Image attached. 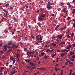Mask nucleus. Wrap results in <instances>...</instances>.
I'll return each instance as SVG.
<instances>
[{
    "label": "nucleus",
    "instance_id": "obj_25",
    "mask_svg": "<svg viewBox=\"0 0 75 75\" xmlns=\"http://www.w3.org/2000/svg\"><path fill=\"white\" fill-rule=\"evenodd\" d=\"M39 73H40V72L39 71H38L37 73H34V75H37V74H38Z\"/></svg>",
    "mask_w": 75,
    "mask_h": 75
},
{
    "label": "nucleus",
    "instance_id": "obj_21",
    "mask_svg": "<svg viewBox=\"0 0 75 75\" xmlns=\"http://www.w3.org/2000/svg\"><path fill=\"white\" fill-rule=\"evenodd\" d=\"M60 55L62 57H63V56H64V53H63L62 54H61Z\"/></svg>",
    "mask_w": 75,
    "mask_h": 75
},
{
    "label": "nucleus",
    "instance_id": "obj_51",
    "mask_svg": "<svg viewBox=\"0 0 75 75\" xmlns=\"http://www.w3.org/2000/svg\"><path fill=\"white\" fill-rule=\"evenodd\" d=\"M38 64H40V63H41L40 62V61H38Z\"/></svg>",
    "mask_w": 75,
    "mask_h": 75
},
{
    "label": "nucleus",
    "instance_id": "obj_57",
    "mask_svg": "<svg viewBox=\"0 0 75 75\" xmlns=\"http://www.w3.org/2000/svg\"><path fill=\"white\" fill-rule=\"evenodd\" d=\"M62 44H65V42H62Z\"/></svg>",
    "mask_w": 75,
    "mask_h": 75
},
{
    "label": "nucleus",
    "instance_id": "obj_12",
    "mask_svg": "<svg viewBox=\"0 0 75 75\" xmlns=\"http://www.w3.org/2000/svg\"><path fill=\"white\" fill-rule=\"evenodd\" d=\"M60 4L61 6H64V5L65 4V3L64 2H61L60 3Z\"/></svg>",
    "mask_w": 75,
    "mask_h": 75
},
{
    "label": "nucleus",
    "instance_id": "obj_19",
    "mask_svg": "<svg viewBox=\"0 0 75 75\" xmlns=\"http://www.w3.org/2000/svg\"><path fill=\"white\" fill-rule=\"evenodd\" d=\"M71 21H72V20H71L68 22V23L69 24V25H70V23L71 22Z\"/></svg>",
    "mask_w": 75,
    "mask_h": 75
},
{
    "label": "nucleus",
    "instance_id": "obj_5",
    "mask_svg": "<svg viewBox=\"0 0 75 75\" xmlns=\"http://www.w3.org/2000/svg\"><path fill=\"white\" fill-rule=\"evenodd\" d=\"M63 36V35H59L57 36V37H58V38H59V39H61V38H62V37Z\"/></svg>",
    "mask_w": 75,
    "mask_h": 75
},
{
    "label": "nucleus",
    "instance_id": "obj_23",
    "mask_svg": "<svg viewBox=\"0 0 75 75\" xmlns=\"http://www.w3.org/2000/svg\"><path fill=\"white\" fill-rule=\"evenodd\" d=\"M38 25L39 27H41V24H40V23H38Z\"/></svg>",
    "mask_w": 75,
    "mask_h": 75
},
{
    "label": "nucleus",
    "instance_id": "obj_22",
    "mask_svg": "<svg viewBox=\"0 0 75 75\" xmlns=\"http://www.w3.org/2000/svg\"><path fill=\"white\" fill-rule=\"evenodd\" d=\"M4 67H0V69H1V70H3L4 69Z\"/></svg>",
    "mask_w": 75,
    "mask_h": 75
},
{
    "label": "nucleus",
    "instance_id": "obj_28",
    "mask_svg": "<svg viewBox=\"0 0 75 75\" xmlns=\"http://www.w3.org/2000/svg\"><path fill=\"white\" fill-rule=\"evenodd\" d=\"M70 64H71V67L74 65V63L72 62H70Z\"/></svg>",
    "mask_w": 75,
    "mask_h": 75
},
{
    "label": "nucleus",
    "instance_id": "obj_30",
    "mask_svg": "<svg viewBox=\"0 0 75 75\" xmlns=\"http://www.w3.org/2000/svg\"><path fill=\"white\" fill-rule=\"evenodd\" d=\"M15 71H16V70H14V71L12 73V75H14V74L15 73Z\"/></svg>",
    "mask_w": 75,
    "mask_h": 75
},
{
    "label": "nucleus",
    "instance_id": "obj_47",
    "mask_svg": "<svg viewBox=\"0 0 75 75\" xmlns=\"http://www.w3.org/2000/svg\"><path fill=\"white\" fill-rule=\"evenodd\" d=\"M4 74H7V72L6 71L4 73Z\"/></svg>",
    "mask_w": 75,
    "mask_h": 75
},
{
    "label": "nucleus",
    "instance_id": "obj_10",
    "mask_svg": "<svg viewBox=\"0 0 75 75\" xmlns=\"http://www.w3.org/2000/svg\"><path fill=\"white\" fill-rule=\"evenodd\" d=\"M8 45H11L12 44V41H9V42L8 43Z\"/></svg>",
    "mask_w": 75,
    "mask_h": 75
},
{
    "label": "nucleus",
    "instance_id": "obj_8",
    "mask_svg": "<svg viewBox=\"0 0 75 75\" xmlns=\"http://www.w3.org/2000/svg\"><path fill=\"white\" fill-rule=\"evenodd\" d=\"M67 5H68V6H69V7L71 8L72 7V6H71V4H70V3L69 2L67 3Z\"/></svg>",
    "mask_w": 75,
    "mask_h": 75
},
{
    "label": "nucleus",
    "instance_id": "obj_43",
    "mask_svg": "<svg viewBox=\"0 0 75 75\" xmlns=\"http://www.w3.org/2000/svg\"><path fill=\"white\" fill-rule=\"evenodd\" d=\"M35 64H34V63H32V64L31 65V66H35Z\"/></svg>",
    "mask_w": 75,
    "mask_h": 75
},
{
    "label": "nucleus",
    "instance_id": "obj_50",
    "mask_svg": "<svg viewBox=\"0 0 75 75\" xmlns=\"http://www.w3.org/2000/svg\"><path fill=\"white\" fill-rule=\"evenodd\" d=\"M64 55H66V54H67V53L66 52L64 53Z\"/></svg>",
    "mask_w": 75,
    "mask_h": 75
},
{
    "label": "nucleus",
    "instance_id": "obj_54",
    "mask_svg": "<svg viewBox=\"0 0 75 75\" xmlns=\"http://www.w3.org/2000/svg\"><path fill=\"white\" fill-rule=\"evenodd\" d=\"M69 47L70 48H71V47H72V45H69Z\"/></svg>",
    "mask_w": 75,
    "mask_h": 75
},
{
    "label": "nucleus",
    "instance_id": "obj_41",
    "mask_svg": "<svg viewBox=\"0 0 75 75\" xmlns=\"http://www.w3.org/2000/svg\"><path fill=\"white\" fill-rule=\"evenodd\" d=\"M36 68V67H33L32 68V69H35Z\"/></svg>",
    "mask_w": 75,
    "mask_h": 75
},
{
    "label": "nucleus",
    "instance_id": "obj_38",
    "mask_svg": "<svg viewBox=\"0 0 75 75\" xmlns=\"http://www.w3.org/2000/svg\"><path fill=\"white\" fill-rule=\"evenodd\" d=\"M14 63H15V60H14L13 61V64H14Z\"/></svg>",
    "mask_w": 75,
    "mask_h": 75
},
{
    "label": "nucleus",
    "instance_id": "obj_45",
    "mask_svg": "<svg viewBox=\"0 0 75 75\" xmlns=\"http://www.w3.org/2000/svg\"><path fill=\"white\" fill-rule=\"evenodd\" d=\"M68 62H66L65 63V65H68Z\"/></svg>",
    "mask_w": 75,
    "mask_h": 75
},
{
    "label": "nucleus",
    "instance_id": "obj_48",
    "mask_svg": "<svg viewBox=\"0 0 75 75\" xmlns=\"http://www.w3.org/2000/svg\"><path fill=\"white\" fill-rule=\"evenodd\" d=\"M55 69L56 71H58V70L57 69V67H55Z\"/></svg>",
    "mask_w": 75,
    "mask_h": 75
},
{
    "label": "nucleus",
    "instance_id": "obj_14",
    "mask_svg": "<svg viewBox=\"0 0 75 75\" xmlns=\"http://www.w3.org/2000/svg\"><path fill=\"white\" fill-rule=\"evenodd\" d=\"M2 10L4 11V12H6V13H8V11H7V10H6V9H3Z\"/></svg>",
    "mask_w": 75,
    "mask_h": 75
},
{
    "label": "nucleus",
    "instance_id": "obj_39",
    "mask_svg": "<svg viewBox=\"0 0 75 75\" xmlns=\"http://www.w3.org/2000/svg\"><path fill=\"white\" fill-rule=\"evenodd\" d=\"M72 58H75V55H73L72 56Z\"/></svg>",
    "mask_w": 75,
    "mask_h": 75
},
{
    "label": "nucleus",
    "instance_id": "obj_33",
    "mask_svg": "<svg viewBox=\"0 0 75 75\" xmlns=\"http://www.w3.org/2000/svg\"><path fill=\"white\" fill-rule=\"evenodd\" d=\"M4 49L5 50V51H6V50H7V47H5L4 48Z\"/></svg>",
    "mask_w": 75,
    "mask_h": 75
},
{
    "label": "nucleus",
    "instance_id": "obj_1",
    "mask_svg": "<svg viewBox=\"0 0 75 75\" xmlns=\"http://www.w3.org/2000/svg\"><path fill=\"white\" fill-rule=\"evenodd\" d=\"M36 39L37 40V41H39V40L42 41V38L41 37V35H37L36 37Z\"/></svg>",
    "mask_w": 75,
    "mask_h": 75
},
{
    "label": "nucleus",
    "instance_id": "obj_2",
    "mask_svg": "<svg viewBox=\"0 0 75 75\" xmlns=\"http://www.w3.org/2000/svg\"><path fill=\"white\" fill-rule=\"evenodd\" d=\"M67 10V8L64 7L63 8L62 10L64 13H66V14H67V13H68V10L66 11V10Z\"/></svg>",
    "mask_w": 75,
    "mask_h": 75
},
{
    "label": "nucleus",
    "instance_id": "obj_44",
    "mask_svg": "<svg viewBox=\"0 0 75 75\" xmlns=\"http://www.w3.org/2000/svg\"><path fill=\"white\" fill-rule=\"evenodd\" d=\"M28 62H29V63H30V62H31V60H28Z\"/></svg>",
    "mask_w": 75,
    "mask_h": 75
},
{
    "label": "nucleus",
    "instance_id": "obj_60",
    "mask_svg": "<svg viewBox=\"0 0 75 75\" xmlns=\"http://www.w3.org/2000/svg\"><path fill=\"white\" fill-rule=\"evenodd\" d=\"M10 59H11V60L12 59H13V57H10Z\"/></svg>",
    "mask_w": 75,
    "mask_h": 75
},
{
    "label": "nucleus",
    "instance_id": "obj_64",
    "mask_svg": "<svg viewBox=\"0 0 75 75\" xmlns=\"http://www.w3.org/2000/svg\"><path fill=\"white\" fill-rule=\"evenodd\" d=\"M73 47H75V44H74V45H73Z\"/></svg>",
    "mask_w": 75,
    "mask_h": 75
},
{
    "label": "nucleus",
    "instance_id": "obj_3",
    "mask_svg": "<svg viewBox=\"0 0 75 75\" xmlns=\"http://www.w3.org/2000/svg\"><path fill=\"white\" fill-rule=\"evenodd\" d=\"M12 45H13V46L12 47V48H15L16 49V48H18V46H16V44H12Z\"/></svg>",
    "mask_w": 75,
    "mask_h": 75
},
{
    "label": "nucleus",
    "instance_id": "obj_11",
    "mask_svg": "<svg viewBox=\"0 0 75 75\" xmlns=\"http://www.w3.org/2000/svg\"><path fill=\"white\" fill-rule=\"evenodd\" d=\"M67 28V27L65 26L64 28H60L61 30H65Z\"/></svg>",
    "mask_w": 75,
    "mask_h": 75
},
{
    "label": "nucleus",
    "instance_id": "obj_42",
    "mask_svg": "<svg viewBox=\"0 0 75 75\" xmlns=\"http://www.w3.org/2000/svg\"><path fill=\"white\" fill-rule=\"evenodd\" d=\"M10 51H12V49L9 50H8V52H10Z\"/></svg>",
    "mask_w": 75,
    "mask_h": 75
},
{
    "label": "nucleus",
    "instance_id": "obj_61",
    "mask_svg": "<svg viewBox=\"0 0 75 75\" xmlns=\"http://www.w3.org/2000/svg\"><path fill=\"white\" fill-rule=\"evenodd\" d=\"M52 16H54V14L52 13Z\"/></svg>",
    "mask_w": 75,
    "mask_h": 75
},
{
    "label": "nucleus",
    "instance_id": "obj_6",
    "mask_svg": "<svg viewBox=\"0 0 75 75\" xmlns=\"http://www.w3.org/2000/svg\"><path fill=\"white\" fill-rule=\"evenodd\" d=\"M58 27H59V25H57L55 28V30H58Z\"/></svg>",
    "mask_w": 75,
    "mask_h": 75
},
{
    "label": "nucleus",
    "instance_id": "obj_24",
    "mask_svg": "<svg viewBox=\"0 0 75 75\" xmlns=\"http://www.w3.org/2000/svg\"><path fill=\"white\" fill-rule=\"evenodd\" d=\"M26 54L27 55H28V56H30V54H29V51L27 52Z\"/></svg>",
    "mask_w": 75,
    "mask_h": 75
},
{
    "label": "nucleus",
    "instance_id": "obj_18",
    "mask_svg": "<svg viewBox=\"0 0 75 75\" xmlns=\"http://www.w3.org/2000/svg\"><path fill=\"white\" fill-rule=\"evenodd\" d=\"M45 54V53H44V52H43L41 54V56H43V55H44Z\"/></svg>",
    "mask_w": 75,
    "mask_h": 75
},
{
    "label": "nucleus",
    "instance_id": "obj_40",
    "mask_svg": "<svg viewBox=\"0 0 75 75\" xmlns=\"http://www.w3.org/2000/svg\"><path fill=\"white\" fill-rule=\"evenodd\" d=\"M10 9H11V10H13V7H11V6H10Z\"/></svg>",
    "mask_w": 75,
    "mask_h": 75
},
{
    "label": "nucleus",
    "instance_id": "obj_20",
    "mask_svg": "<svg viewBox=\"0 0 75 75\" xmlns=\"http://www.w3.org/2000/svg\"><path fill=\"white\" fill-rule=\"evenodd\" d=\"M73 12H72V13L73 14H74V13H75V9H74L73 10Z\"/></svg>",
    "mask_w": 75,
    "mask_h": 75
},
{
    "label": "nucleus",
    "instance_id": "obj_58",
    "mask_svg": "<svg viewBox=\"0 0 75 75\" xmlns=\"http://www.w3.org/2000/svg\"><path fill=\"white\" fill-rule=\"evenodd\" d=\"M36 59L37 60H39V57H37Z\"/></svg>",
    "mask_w": 75,
    "mask_h": 75
},
{
    "label": "nucleus",
    "instance_id": "obj_63",
    "mask_svg": "<svg viewBox=\"0 0 75 75\" xmlns=\"http://www.w3.org/2000/svg\"><path fill=\"white\" fill-rule=\"evenodd\" d=\"M71 61H74V59H71Z\"/></svg>",
    "mask_w": 75,
    "mask_h": 75
},
{
    "label": "nucleus",
    "instance_id": "obj_16",
    "mask_svg": "<svg viewBox=\"0 0 75 75\" xmlns=\"http://www.w3.org/2000/svg\"><path fill=\"white\" fill-rule=\"evenodd\" d=\"M65 51H66V49H64L63 50H62L61 51V52H65Z\"/></svg>",
    "mask_w": 75,
    "mask_h": 75
},
{
    "label": "nucleus",
    "instance_id": "obj_29",
    "mask_svg": "<svg viewBox=\"0 0 75 75\" xmlns=\"http://www.w3.org/2000/svg\"><path fill=\"white\" fill-rule=\"evenodd\" d=\"M16 56H17V58H18V57H20V54H16Z\"/></svg>",
    "mask_w": 75,
    "mask_h": 75
},
{
    "label": "nucleus",
    "instance_id": "obj_52",
    "mask_svg": "<svg viewBox=\"0 0 75 75\" xmlns=\"http://www.w3.org/2000/svg\"><path fill=\"white\" fill-rule=\"evenodd\" d=\"M70 19V17H69L68 18H67V20H69Z\"/></svg>",
    "mask_w": 75,
    "mask_h": 75
},
{
    "label": "nucleus",
    "instance_id": "obj_17",
    "mask_svg": "<svg viewBox=\"0 0 75 75\" xmlns=\"http://www.w3.org/2000/svg\"><path fill=\"white\" fill-rule=\"evenodd\" d=\"M51 52V50L50 49H48L46 51V52Z\"/></svg>",
    "mask_w": 75,
    "mask_h": 75
},
{
    "label": "nucleus",
    "instance_id": "obj_55",
    "mask_svg": "<svg viewBox=\"0 0 75 75\" xmlns=\"http://www.w3.org/2000/svg\"><path fill=\"white\" fill-rule=\"evenodd\" d=\"M8 49H10V48H11V47L10 46H8Z\"/></svg>",
    "mask_w": 75,
    "mask_h": 75
},
{
    "label": "nucleus",
    "instance_id": "obj_49",
    "mask_svg": "<svg viewBox=\"0 0 75 75\" xmlns=\"http://www.w3.org/2000/svg\"><path fill=\"white\" fill-rule=\"evenodd\" d=\"M25 7H26V8H28V6H27V5H26L25 6Z\"/></svg>",
    "mask_w": 75,
    "mask_h": 75
},
{
    "label": "nucleus",
    "instance_id": "obj_32",
    "mask_svg": "<svg viewBox=\"0 0 75 75\" xmlns=\"http://www.w3.org/2000/svg\"><path fill=\"white\" fill-rule=\"evenodd\" d=\"M30 36L31 37H32V38H33V40H34V39H35V38H34V37L33 36L31 35Z\"/></svg>",
    "mask_w": 75,
    "mask_h": 75
},
{
    "label": "nucleus",
    "instance_id": "obj_36",
    "mask_svg": "<svg viewBox=\"0 0 75 75\" xmlns=\"http://www.w3.org/2000/svg\"><path fill=\"white\" fill-rule=\"evenodd\" d=\"M45 68H42V71H45Z\"/></svg>",
    "mask_w": 75,
    "mask_h": 75
},
{
    "label": "nucleus",
    "instance_id": "obj_34",
    "mask_svg": "<svg viewBox=\"0 0 75 75\" xmlns=\"http://www.w3.org/2000/svg\"><path fill=\"white\" fill-rule=\"evenodd\" d=\"M73 27L74 28H75V23H73Z\"/></svg>",
    "mask_w": 75,
    "mask_h": 75
},
{
    "label": "nucleus",
    "instance_id": "obj_53",
    "mask_svg": "<svg viewBox=\"0 0 75 75\" xmlns=\"http://www.w3.org/2000/svg\"><path fill=\"white\" fill-rule=\"evenodd\" d=\"M60 10H61L60 8H58L57 9V10L59 11H60Z\"/></svg>",
    "mask_w": 75,
    "mask_h": 75
},
{
    "label": "nucleus",
    "instance_id": "obj_46",
    "mask_svg": "<svg viewBox=\"0 0 75 75\" xmlns=\"http://www.w3.org/2000/svg\"><path fill=\"white\" fill-rule=\"evenodd\" d=\"M56 45H57L55 44H54L53 45V47H55V46H56Z\"/></svg>",
    "mask_w": 75,
    "mask_h": 75
},
{
    "label": "nucleus",
    "instance_id": "obj_13",
    "mask_svg": "<svg viewBox=\"0 0 75 75\" xmlns=\"http://www.w3.org/2000/svg\"><path fill=\"white\" fill-rule=\"evenodd\" d=\"M44 58L45 59H47V58H48V57L47 55H45L44 57Z\"/></svg>",
    "mask_w": 75,
    "mask_h": 75
},
{
    "label": "nucleus",
    "instance_id": "obj_59",
    "mask_svg": "<svg viewBox=\"0 0 75 75\" xmlns=\"http://www.w3.org/2000/svg\"><path fill=\"white\" fill-rule=\"evenodd\" d=\"M57 52H61V51H60V50H58Z\"/></svg>",
    "mask_w": 75,
    "mask_h": 75
},
{
    "label": "nucleus",
    "instance_id": "obj_56",
    "mask_svg": "<svg viewBox=\"0 0 75 75\" xmlns=\"http://www.w3.org/2000/svg\"><path fill=\"white\" fill-rule=\"evenodd\" d=\"M67 50H69V47H67Z\"/></svg>",
    "mask_w": 75,
    "mask_h": 75
},
{
    "label": "nucleus",
    "instance_id": "obj_35",
    "mask_svg": "<svg viewBox=\"0 0 75 75\" xmlns=\"http://www.w3.org/2000/svg\"><path fill=\"white\" fill-rule=\"evenodd\" d=\"M67 37H68V38H69L70 37V36H69V35H68L67 36Z\"/></svg>",
    "mask_w": 75,
    "mask_h": 75
},
{
    "label": "nucleus",
    "instance_id": "obj_27",
    "mask_svg": "<svg viewBox=\"0 0 75 75\" xmlns=\"http://www.w3.org/2000/svg\"><path fill=\"white\" fill-rule=\"evenodd\" d=\"M24 51H25V52L27 51V49L26 48H25V49H24Z\"/></svg>",
    "mask_w": 75,
    "mask_h": 75
},
{
    "label": "nucleus",
    "instance_id": "obj_7",
    "mask_svg": "<svg viewBox=\"0 0 75 75\" xmlns=\"http://www.w3.org/2000/svg\"><path fill=\"white\" fill-rule=\"evenodd\" d=\"M42 19H43V18L40 17L39 18H38V21H42Z\"/></svg>",
    "mask_w": 75,
    "mask_h": 75
},
{
    "label": "nucleus",
    "instance_id": "obj_9",
    "mask_svg": "<svg viewBox=\"0 0 75 75\" xmlns=\"http://www.w3.org/2000/svg\"><path fill=\"white\" fill-rule=\"evenodd\" d=\"M45 17V15L44 14H43V13H42V14L40 15V17L41 18H43Z\"/></svg>",
    "mask_w": 75,
    "mask_h": 75
},
{
    "label": "nucleus",
    "instance_id": "obj_62",
    "mask_svg": "<svg viewBox=\"0 0 75 75\" xmlns=\"http://www.w3.org/2000/svg\"><path fill=\"white\" fill-rule=\"evenodd\" d=\"M73 21H74V23H75V19H73Z\"/></svg>",
    "mask_w": 75,
    "mask_h": 75
},
{
    "label": "nucleus",
    "instance_id": "obj_4",
    "mask_svg": "<svg viewBox=\"0 0 75 75\" xmlns=\"http://www.w3.org/2000/svg\"><path fill=\"white\" fill-rule=\"evenodd\" d=\"M48 6H47L46 7L49 10H50L52 8V6H50V5H48Z\"/></svg>",
    "mask_w": 75,
    "mask_h": 75
},
{
    "label": "nucleus",
    "instance_id": "obj_31",
    "mask_svg": "<svg viewBox=\"0 0 75 75\" xmlns=\"http://www.w3.org/2000/svg\"><path fill=\"white\" fill-rule=\"evenodd\" d=\"M9 5V4H7L6 5L4 6V7H8Z\"/></svg>",
    "mask_w": 75,
    "mask_h": 75
},
{
    "label": "nucleus",
    "instance_id": "obj_37",
    "mask_svg": "<svg viewBox=\"0 0 75 75\" xmlns=\"http://www.w3.org/2000/svg\"><path fill=\"white\" fill-rule=\"evenodd\" d=\"M75 34V33H73L71 35V37H72Z\"/></svg>",
    "mask_w": 75,
    "mask_h": 75
},
{
    "label": "nucleus",
    "instance_id": "obj_15",
    "mask_svg": "<svg viewBox=\"0 0 75 75\" xmlns=\"http://www.w3.org/2000/svg\"><path fill=\"white\" fill-rule=\"evenodd\" d=\"M72 54L73 55L74 54V52H70V55H72Z\"/></svg>",
    "mask_w": 75,
    "mask_h": 75
},
{
    "label": "nucleus",
    "instance_id": "obj_26",
    "mask_svg": "<svg viewBox=\"0 0 75 75\" xmlns=\"http://www.w3.org/2000/svg\"><path fill=\"white\" fill-rule=\"evenodd\" d=\"M66 61L68 62H69V63H70V62H71V61H69V60L68 59L66 60Z\"/></svg>",
    "mask_w": 75,
    "mask_h": 75
}]
</instances>
